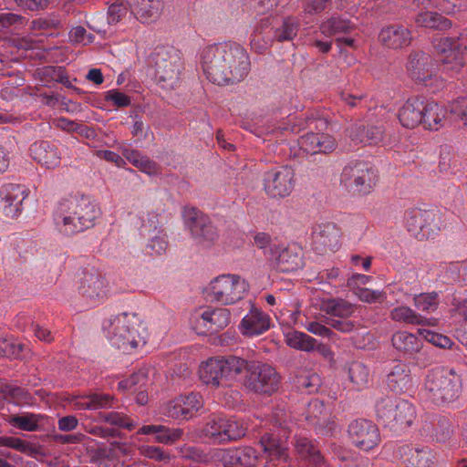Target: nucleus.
<instances>
[{
  "label": "nucleus",
  "instance_id": "27",
  "mask_svg": "<svg viewBox=\"0 0 467 467\" xmlns=\"http://www.w3.org/2000/svg\"><path fill=\"white\" fill-rule=\"evenodd\" d=\"M379 42L388 48L399 49L409 46L410 30L403 26H389L379 31Z\"/></svg>",
  "mask_w": 467,
  "mask_h": 467
},
{
  "label": "nucleus",
  "instance_id": "45",
  "mask_svg": "<svg viewBox=\"0 0 467 467\" xmlns=\"http://www.w3.org/2000/svg\"><path fill=\"white\" fill-rule=\"evenodd\" d=\"M415 23L419 26L440 28L441 30L451 26V22L449 19L437 13H431V11H420L415 18Z\"/></svg>",
  "mask_w": 467,
  "mask_h": 467
},
{
  "label": "nucleus",
  "instance_id": "41",
  "mask_svg": "<svg viewBox=\"0 0 467 467\" xmlns=\"http://www.w3.org/2000/svg\"><path fill=\"white\" fill-rule=\"evenodd\" d=\"M296 118H292L288 119L290 123L293 122L291 127L285 126L284 123H279L278 125L268 126L265 130L255 129L251 130V131L258 136L268 135L271 137L269 140L274 138L283 141L289 132H297L302 130L301 123L296 122Z\"/></svg>",
  "mask_w": 467,
  "mask_h": 467
},
{
  "label": "nucleus",
  "instance_id": "21",
  "mask_svg": "<svg viewBox=\"0 0 467 467\" xmlns=\"http://www.w3.org/2000/svg\"><path fill=\"white\" fill-rule=\"evenodd\" d=\"M422 123L424 130H440L449 118V108L432 99H423Z\"/></svg>",
  "mask_w": 467,
  "mask_h": 467
},
{
  "label": "nucleus",
  "instance_id": "63",
  "mask_svg": "<svg viewBox=\"0 0 467 467\" xmlns=\"http://www.w3.org/2000/svg\"><path fill=\"white\" fill-rule=\"evenodd\" d=\"M146 382V374L145 370L140 369L136 373H133L130 378H127L124 380L119 382V389H131L136 386L144 385Z\"/></svg>",
  "mask_w": 467,
  "mask_h": 467
},
{
  "label": "nucleus",
  "instance_id": "25",
  "mask_svg": "<svg viewBox=\"0 0 467 467\" xmlns=\"http://www.w3.org/2000/svg\"><path fill=\"white\" fill-rule=\"evenodd\" d=\"M434 69L435 64L428 53L416 52L410 55L407 70L413 79L426 81L430 79Z\"/></svg>",
  "mask_w": 467,
  "mask_h": 467
},
{
  "label": "nucleus",
  "instance_id": "17",
  "mask_svg": "<svg viewBox=\"0 0 467 467\" xmlns=\"http://www.w3.org/2000/svg\"><path fill=\"white\" fill-rule=\"evenodd\" d=\"M204 405L201 393L191 392L181 395L166 405L165 415L172 419H191Z\"/></svg>",
  "mask_w": 467,
  "mask_h": 467
},
{
  "label": "nucleus",
  "instance_id": "10",
  "mask_svg": "<svg viewBox=\"0 0 467 467\" xmlns=\"http://www.w3.org/2000/svg\"><path fill=\"white\" fill-rule=\"evenodd\" d=\"M404 224L410 234L419 240L434 238L441 231L439 214L421 208H410L404 213Z\"/></svg>",
  "mask_w": 467,
  "mask_h": 467
},
{
  "label": "nucleus",
  "instance_id": "54",
  "mask_svg": "<svg viewBox=\"0 0 467 467\" xmlns=\"http://www.w3.org/2000/svg\"><path fill=\"white\" fill-rule=\"evenodd\" d=\"M354 294L363 303L368 304L384 303L387 298L386 292L369 290L366 287H354Z\"/></svg>",
  "mask_w": 467,
  "mask_h": 467
},
{
  "label": "nucleus",
  "instance_id": "29",
  "mask_svg": "<svg viewBox=\"0 0 467 467\" xmlns=\"http://www.w3.org/2000/svg\"><path fill=\"white\" fill-rule=\"evenodd\" d=\"M400 454L408 467H431L434 454L429 447H410L408 445L400 448Z\"/></svg>",
  "mask_w": 467,
  "mask_h": 467
},
{
  "label": "nucleus",
  "instance_id": "31",
  "mask_svg": "<svg viewBox=\"0 0 467 467\" xmlns=\"http://www.w3.org/2000/svg\"><path fill=\"white\" fill-rule=\"evenodd\" d=\"M391 341L396 350L410 357L419 353L422 348V341L415 334L405 330L394 333Z\"/></svg>",
  "mask_w": 467,
  "mask_h": 467
},
{
  "label": "nucleus",
  "instance_id": "53",
  "mask_svg": "<svg viewBox=\"0 0 467 467\" xmlns=\"http://www.w3.org/2000/svg\"><path fill=\"white\" fill-rule=\"evenodd\" d=\"M298 31V25L294 19L286 18L284 20L281 27L274 30V38L277 41H289L296 37Z\"/></svg>",
  "mask_w": 467,
  "mask_h": 467
},
{
  "label": "nucleus",
  "instance_id": "3",
  "mask_svg": "<svg viewBox=\"0 0 467 467\" xmlns=\"http://www.w3.org/2000/svg\"><path fill=\"white\" fill-rule=\"evenodd\" d=\"M102 330L112 346L124 351L144 346L148 337L146 327L134 312H122L104 319Z\"/></svg>",
  "mask_w": 467,
  "mask_h": 467
},
{
  "label": "nucleus",
  "instance_id": "58",
  "mask_svg": "<svg viewBox=\"0 0 467 467\" xmlns=\"http://www.w3.org/2000/svg\"><path fill=\"white\" fill-rule=\"evenodd\" d=\"M103 418L105 422L112 424V426L127 429H133L135 427V423H133L132 420L128 418V416L121 414V412H107V414L103 415Z\"/></svg>",
  "mask_w": 467,
  "mask_h": 467
},
{
  "label": "nucleus",
  "instance_id": "19",
  "mask_svg": "<svg viewBox=\"0 0 467 467\" xmlns=\"http://www.w3.org/2000/svg\"><path fill=\"white\" fill-rule=\"evenodd\" d=\"M297 142L304 152L311 154L331 153L337 146L336 138L329 133H325V131L309 130L301 135Z\"/></svg>",
  "mask_w": 467,
  "mask_h": 467
},
{
  "label": "nucleus",
  "instance_id": "7",
  "mask_svg": "<svg viewBox=\"0 0 467 467\" xmlns=\"http://www.w3.org/2000/svg\"><path fill=\"white\" fill-rule=\"evenodd\" d=\"M341 183L354 195H369L379 183L378 169L368 161H350L342 170Z\"/></svg>",
  "mask_w": 467,
  "mask_h": 467
},
{
  "label": "nucleus",
  "instance_id": "44",
  "mask_svg": "<svg viewBox=\"0 0 467 467\" xmlns=\"http://www.w3.org/2000/svg\"><path fill=\"white\" fill-rule=\"evenodd\" d=\"M348 135L357 143H377L382 140L384 131L382 129H377V127L365 130L363 127L358 126L351 127V129L348 130Z\"/></svg>",
  "mask_w": 467,
  "mask_h": 467
},
{
  "label": "nucleus",
  "instance_id": "46",
  "mask_svg": "<svg viewBox=\"0 0 467 467\" xmlns=\"http://www.w3.org/2000/svg\"><path fill=\"white\" fill-rule=\"evenodd\" d=\"M111 397L109 395H91L87 397H75L70 404L73 409H98L100 406L109 405Z\"/></svg>",
  "mask_w": 467,
  "mask_h": 467
},
{
  "label": "nucleus",
  "instance_id": "64",
  "mask_svg": "<svg viewBox=\"0 0 467 467\" xmlns=\"http://www.w3.org/2000/svg\"><path fill=\"white\" fill-rule=\"evenodd\" d=\"M168 246V242L163 234L159 233L150 241L148 249L151 254H161L165 253Z\"/></svg>",
  "mask_w": 467,
  "mask_h": 467
},
{
  "label": "nucleus",
  "instance_id": "14",
  "mask_svg": "<svg viewBox=\"0 0 467 467\" xmlns=\"http://www.w3.org/2000/svg\"><path fill=\"white\" fill-rule=\"evenodd\" d=\"M296 185V172L289 165L275 166L264 177V189L273 199L289 196Z\"/></svg>",
  "mask_w": 467,
  "mask_h": 467
},
{
  "label": "nucleus",
  "instance_id": "9",
  "mask_svg": "<svg viewBox=\"0 0 467 467\" xmlns=\"http://www.w3.org/2000/svg\"><path fill=\"white\" fill-rule=\"evenodd\" d=\"M444 72L454 76L467 64V36L442 37L435 46Z\"/></svg>",
  "mask_w": 467,
  "mask_h": 467
},
{
  "label": "nucleus",
  "instance_id": "15",
  "mask_svg": "<svg viewBox=\"0 0 467 467\" xmlns=\"http://www.w3.org/2000/svg\"><path fill=\"white\" fill-rule=\"evenodd\" d=\"M341 245L342 231L337 223H321L312 233V249L317 254L336 253Z\"/></svg>",
  "mask_w": 467,
  "mask_h": 467
},
{
  "label": "nucleus",
  "instance_id": "56",
  "mask_svg": "<svg viewBox=\"0 0 467 467\" xmlns=\"http://www.w3.org/2000/svg\"><path fill=\"white\" fill-rule=\"evenodd\" d=\"M449 114H451L454 119L460 120L464 126H467L466 97H460V99L453 100L448 108V115Z\"/></svg>",
  "mask_w": 467,
  "mask_h": 467
},
{
  "label": "nucleus",
  "instance_id": "6",
  "mask_svg": "<svg viewBox=\"0 0 467 467\" xmlns=\"http://www.w3.org/2000/svg\"><path fill=\"white\" fill-rule=\"evenodd\" d=\"M240 369V374L245 372L244 386L249 391L261 394H273L278 391L281 385V376L272 365L257 360H245Z\"/></svg>",
  "mask_w": 467,
  "mask_h": 467
},
{
  "label": "nucleus",
  "instance_id": "13",
  "mask_svg": "<svg viewBox=\"0 0 467 467\" xmlns=\"http://www.w3.org/2000/svg\"><path fill=\"white\" fill-rule=\"evenodd\" d=\"M378 417L389 426L409 427L416 417V410L408 400L386 399L378 404Z\"/></svg>",
  "mask_w": 467,
  "mask_h": 467
},
{
  "label": "nucleus",
  "instance_id": "42",
  "mask_svg": "<svg viewBox=\"0 0 467 467\" xmlns=\"http://www.w3.org/2000/svg\"><path fill=\"white\" fill-rule=\"evenodd\" d=\"M348 378L356 389H365L369 384V370L362 362L353 361L348 367Z\"/></svg>",
  "mask_w": 467,
  "mask_h": 467
},
{
  "label": "nucleus",
  "instance_id": "23",
  "mask_svg": "<svg viewBox=\"0 0 467 467\" xmlns=\"http://www.w3.org/2000/svg\"><path fill=\"white\" fill-rule=\"evenodd\" d=\"M4 212L9 218H16L22 212V203L28 195V189L22 184H7L3 188Z\"/></svg>",
  "mask_w": 467,
  "mask_h": 467
},
{
  "label": "nucleus",
  "instance_id": "1",
  "mask_svg": "<svg viewBox=\"0 0 467 467\" xmlns=\"http://www.w3.org/2000/svg\"><path fill=\"white\" fill-rule=\"evenodd\" d=\"M201 67L212 83H236L247 76L250 60L243 46L234 42H224L207 46L202 50Z\"/></svg>",
  "mask_w": 467,
  "mask_h": 467
},
{
  "label": "nucleus",
  "instance_id": "62",
  "mask_svg": "<svg viewBox=\"0 0 467 467\" xmlns=\"http://www.w3.org/2000/svg\"><path fill=\"white\" fill-rule=\"evenodd\" d=\"M239 451L241 467L255 466L258 461V454L254 449V447H239Z\"/></svg>",
  "mask_w": 467,
  "mask_h": 467
},
{
  "label": "nucleus",
  "instance_id": "59",
  "mask_svg": "<svg viewBox=\"0 0 467 467\" xmlns=\"http://www.w3.org/2000/svg\"><path fill=\"white\" fill-rule=\"evenodd\" d=\"M104 98L109 101L116 108H125L130 105V98L125 92L118 90V88H111L105 92Z\"/></svg>",
  "mask_w": 467,
  "mask_h": 467
},
{
  "label": "nucleus",
  "instance_id": "48",
  "mask_svg": "<svg viewBox=\"0 0 467 467\" xmlns=\"http://www.w3.org/2000/svg\"><path fill=\"white\" fill-rule=\"evenodd\" d=\"M324 310L330 316L348 318L355 312V305L343 299H330L324 304Z\"/></svg>",
  "mask_w": 467,
  "mask_h": 467
},
{
  "label": "nucleus",
  "instance_id": "30",
  "mask_svg": "<svg viewBox=\"0 0 467 467\" xmlns=\"http://www.w3.org/2000/svg\"><path fill=\"white\" fill-rule=\"evenodd\" d=\"M389 316L394 322L410 324L411 326L436 327L439 323V319L423 317L422 315L405 305L392 308Z\"/></svg>",
  "mask_w": 467,
  "mask_h": 467
},
{
  "label": "nucleus",
  "instance_id": "52",
  "mask_svg": "<svg viewBox=\"0 0 467 467\" xmlns=\"http://www.w3.org/2000/svg\"><path fill=\"white\" fill-rule=\"evenodd\" d=\"M418 334L427 340V342L439 348H451L453 344L451 338L446 337V335L436 333V331L426 329V327H420Z\"/></svg>",
  "mask_w": 467,
  "mask_h": 467
},
{
  "label": "nucleus",
  "instance_id": "55",
  "mask_svg": "<svg viewBox=\"0 0 467 467\" xmlns=\"http://www.w3.org/2000/svg\"><path fill=\"white\" fill-rule=\"evenodd\" d=\"M320 381L318 374L311 372L301 373L296 379L298 389L308 393L317 391Z\"/></svg>",
  "mask_w": 467,
  "mask_h": 467
},
{
  "label": "nucleus",
  "instance_id": "33",
  "mask_svg": "<svg viewBox=\"0 0 467 467\" xmlns=\"http://www.w3.org/2000/svg\"><path fill=\"white\" fill-rule=\"evenodd\" d=\"M274 39L273 27L269 19H264L256 26L251 35V47L257 53H263L271 46Z\"/></svg>",
  "mask_w": 467,
  "mask_h": 467
},
{
  "label": "nucleus",
  "instance_id": "22",
  "mask_svg": "<svg viewBox=\"0 0 467 467\" xmlns=\"http://www.w3.org/2000/svg\"><path fill=\"white\" fill-rule=\"evenodd\" d=\"M30 155L33 161L47 169H55L60 165L61 153L53 142L46 140L33 142L30 147Z\"/></svg>",
  "mask_w": 467,
  "mask_h": 467
},
{
  "label": "nucleus",
  "instance_id": "38",
  "mask_svg": "<svg viewBox=\"0 0 467 467\" xmlns=\"http://www.w3.org/2000/svg\"><path fill=\"white\" fill-rule=\"evenodd\" d=\"M302 265L301 250L295 245L282 250L277 257V265L282 271H295Z\"/></svg>",
  "mask_w": 467,
  "mask_h": 467
},
{
  "label": "nucleus",
  "instance_id": "2",
  "mask_svg": "<svg viewBox=\"0 0 467 467\" xmlns=\"http://www.w3.org/2000/svg\"><path fill=\"white\" fill-rule=\"evenodd\" d=\"M100 214L101 210L95 201L87 196H70L57 204L54 226L63 235H73L94 226Z\"/></svg>",
  "mask_w": 467,
  "mask_h": 467
},
{
  "label": "nucleus",
  "instance_id": "24",
  "mask_svg": "<svg viewBox=\"0 0 467 467\" xmlns=\"http://www.w3.org/2000/svg\"><path fill=\"white\" fill-rule=\"evenodd\" d=\"M423 99L410 97L398 110V119L401 126L413 130L422 124Z\"/></svg>",
  "mask_w": 467,
  "mask_h": 467
},
{
  "label": "nucleus",
  "instance_id": "51",
  "mask_svg": "<svg viewBox=\"0 0 467 467\" xmlns=\"http://www.w3.org/2000/svg\"><path fill=\"white\" fill-rule=\"evenodd\" d=\"M416 308L423 312H431L437 308L439 305L438 295L435 292L420 293L413 298Z\"/></svg>",
  "mask_w": 467,
  "mask_h": 467
},
{
  "label": "nucleus",
  "instance_id": "34",
  "mask_svg": "<svg viewBox=\"0 0 467 467\" xmlns=\"http://www.w3.org/2000/svg\"><path fill=\"white\" fill-rule=\"evenodd\" d=\"M410 382V369L405 364L394 365L387 377L389 388L395 392L407 391Z\"/></svg>",
  "mask_w": 467,
  "mask_h": 467
},
{
  "label": "nucleus",
  "instance_id": "35",
  "mask_svg": "<svg viewBox=\"0 0 467 467\" xmlns=\"http://www.w3.org/2000/svg\"><path fill=\"white\" fill-rule=\"evenodd\" d=\"M121 153L130 164L136 166L142 172L148 174H157L160 172L158 164L141 152L137 151V150L125 148L121 150Z\"/></svg>",
  "mask_w": 467,
  "mask_h": 467
},
{
  "label": "nucleus",
  "instance_id": "28",
  "mask_svg": "<svg viewBox=\"0 0 467 467\" xmlns=\"http://www.w3.org/2000/svg\"><path fill=\"white\" fill-rule=\"evenodd\" d=\"M266 461L273 465L286 462L288 454L284 440L277 439L275 434H265L260 440Z\"/></svg>",
  "mask_w": 467,
  "mask_h": 467
},
{
  "label": "nucleus",
  "instance_id": "8",
  "mask_svg": "<svg viewBox=\"0 0 467 467\" xmlns=\"http://www.w3.org/2000/svg\"><path fill=\"white\" fill-rule=\"evenodd\" d=\"M205 292L216 303L233 305L244 298L249 292V285L237 274H221L210 281Z\"/></svg>",
  "mask_w": 467,
  "mask_h": 467
},
{
  "label": "nucleus",
  "instance_id": "5",
  "mask_svg": "<svg viewBox=\"0 0 467 467\" xmlns=\"http://www.w3.org/2000/svg\"><path fill=\"white\" fill-rule=\"evenodd\" d=\"M462 378L452 368L431 369L424 382V395L437 405L451 403L460 397Z\"/></svg>",
  "mask_w": 467,
  "mask_h": 467
},
{
  "label": "nucleus",
  "instance_id": "11",
  "mask_svg": "<svg viewBox=\"0 0 467 467\" xmlns=\"http://www.w3.org/2000/svg\"><path fill=\"white\" fill-rule=\"evenodd\" d=\"M230 323L231 312L226 307H201L192 317V327L200 335L217 334Z\"/></svg>",
  "mask_w": 467,
  "mask_h": 467
},
{
  "label": "nucleus",
  "instance_id": "32",
  "mask_svg": "<svg viewBox=\"0 0 467 467\" xmlns=\"http://www.w3.org/2000/svg\"><path fill=\"white\" fill-rule=\"evenodd\" d=\"M296 451L299 456L306 461V467H325L322 456L319 454L309 439L298 435L295 442Z\"/></svg>",
  "mask_w": 467,
  "mask_h": 467
},
{
  "label": "nucleus",
  "instance_id": "57",
  "mask_svg": "<svg viewBox=\"0 0 467 467\" xmlns=\"http://www.w3.org/2000/svg\"><path fill=\"white\" fill-rule=\"evenodd\" d=\"M0 446L10 447L26 454H31L34 451L31 443L16 437H0Z\"/></svg>",
  "mask_w": 467,
  "mask_h": 467
},
{
  "label": "nucleus",
  "instance_id": "18",
  "mask_svg": "<svg viewBox=\"0 0 467 467\" xmlns=\"http://www.w3.org/2000/svg\"><path fill=\"white\" fill-rule=\"evenodd\" d=\"M348 433L353 443L361 450H372L380 441L379 431L371 421L368 420H356L348 427Z\"/></svg>",
  "mask_w": 467,
  "mask_h": 467
},
{
  "label": "nucleus",
  "instance_id": "20",
  "mask_svg": "<svg viewBox=\"0 0 467 467\" xmlns=\"http://www.w3.org/2000/svg\"><path fill=\"white\" fill-rule=\"evenodd\" d=\"M272 326V318L265 312L257 307H251L242 318L239 330L245 337H254L269 330Z\"/></svg>",
  "mask_w": 467,
  "mask_h": 467
},
{
  "label": "nucleus",
  "instance_id": "47",
  "mask_svg": "<svg viewBox=\"0 0 467 467\" xmlns=\"http://www.w3.org/2000/svg\"><path fill=\"white\" fill-rule=\"evenodd\" d=\"M225 429V416L213 415L206 424L203 433L213 442H224L223 431Z\"/></svg>",
  "mask_w": 467,
  "mask_h": 467
},
{
  "label": "nucleus",
  "instance_id": "40",
  "mask_svg": "<svg viewBox=\"0 0 467 467\" xmlns=\"http://www.w3.org/2000/svg\"><path fill=\"white\" fill-rule=\"evenodd\" d=\"M131 223L141 234H150L157 231L160 219L155 212L140 211L133 216Z\"/></svg>",
  "mask_w": 467,
  "mask_h": 467
},
{
  "label": "nucleus",
  "instance_id": "49",
  "mask_svg": "<svg viewBox=\"0 0 467 467\" xmlns=\"http://www.w3.org/2000/svg\"><path fill=\"white\" fill-rule=\"evenodd\" d=\"M424 8L433 7L447 15H453L463 6V0H418Z\"/></svg>",
  "mask_w": 467,
  "mask_h": 467
},
{
  "label": "nucleus",
  "instance_id": "16",
  "mask_svg": "<svg viewBox=\"0 0 467 467\" xmlns=\"http://www.w3.org/2000/svg\"><path fill=\"white\" fill-rule=\"evenodd\" d=\"M78 293L86 306L92 307L101 304L108 296V283L98 272L85 273L80 278Z\"/></svg>",
  "mask_w": 467,
  "mask_h": 467
},
{
  "label": "nucleus",
  "instance_id": "39",
  "mask_svg": "<svg viewBox=\"0 0 467 467\" xmlns=\"http://www.w3.org/2000/svg\"><path fill=\"white\" fill-rule=\"evenodd\" d=\"M139 434H154L155 440L158 442L162 443H171L174 441L181 438L182 431L179 430V428H175L174 430H170V428L165 426H155V425H148L142 426L138 431Z\"/></svg>",
  "mask_w": 467,
  "mask_h": 467
},
{
  "label": "nucleus",
  "instance_id": "26",
  "mask_svg": "<svg viewBox=\"0 0 467 467\" xmlns=\"http://www.w3.org/2000/svg\"><path fill=\"white\" fill-rule=\"evenodd\" d=\"M130 13L142 23L153 22L161 12V0H127Z\"/></svg>",
  "mask_w": 467,
  "mask_h": 467
},
{
  "label": "nucleus",
  "instance_id": "4",
  "mask_svg": "<svg viewBox=\"0 0 467 467\" xmlns=\"http://www.w3.org/2000/svg\"><path fill=\"white\" fill-rule=\"evenodd\" d=\"M243 363L240 357H211L199 363L197 377L202 384L213 389L234 388Z\"/></svg>",
  "mask_w": 467,
  "mask_h": 467
},
{
  "label": "nucleus",
  "instance_id": "60",
  "mask_svg": "<svg viewBox=\"0 0 467 467\" xmlns=\"http://www.w3.org/2000/svg\"><path fill=\"white\" fill-rule=\"evenodd\" d=\"M216 456L220 458L223 463L227 467H241L240 447L233 450H218Z\"/></svg>",
  "mask_w": 467,
  "mask_h": 467
},
{
  "label": "nucleus",
  "instance_id": "50",
  "mask_svg": "<svg viewBox=\"0 0 467 467\" xmlns=\"http://www.w3.org/2000/svg\"><path fill=\"white\" fill-rule=\"evenodd\" d=\"M247 427L244 422L236 419L225 418L224 416V442L231 440H237L244 436Z\"/></svg>",
  "mask_w": 467,
  "mask_h": 467
},
{
  "label": "nucleus",
  "instance_id": "12",
  "mask_svg": "<svg viewBox=\"0 0 467 467\" xmlns=\"http://www.w3.org/2000/svg\"><path fill=\"white\" fill-rule=\"evenodd\" d=\"M182 221L190 230L192 238L202 246H211L218 239V233L211 223L210 218L196 207L182 208Z\"/></svg>",
  "mask_w": 467,
  "mask_h": 467
},
{
  "label": "nucleus",
  "instance_id": "61",
  "mask_svg": "<svg viewBox=\"0 0 467 467\" xmlns=\"http://www.w3.org/2000/svg\"><path fill=\"white\" fill-rule=\"evenodd\" d=\"M23 349L20 343H15L8 338H0V355L2 357H19Z\"/></svg>",
  "mask_w": 467,
  "mask_h": 467
},
{
  "label": "nucleus",
  "instance_id": "43",
  "mask_svg": "<svg viewBox=\"0 0 467 467\" xmlns=\"http://www.w3.org/2000/svg\"><path fill=\"white\" fill-rule=\"evenodd\" d=\"M354 27L355 26L348 21V19L332 17L321 23L319 29L326 37H332V36L338 34H347V32L353 30Z\"/></svg>",
  "mask_w": 467,
  "mask_h": 467
},
{
  "label": "nucleus",
  "instance_id": "37",
  "mask_svg": "<svg viewBox=\"0 0 467 467\" xmlns=\"http://www.w3.org/2000/svg\"><path fill=\"white\" fill-rule=\"evenodd\" d=\"M287 346L297 350L311 351L317 349V339L310 335L298 330H287L284 332Z\"/></svg>",
  "mask_w": 467,
  "mask_h": 467
},
{
  "label": "nucleus",
  "instance_id": "36",
  "mask_svg": "<svg viewBox=\"0 0 467 467\" xmlns=\"http://www.w3.org/2000/svg\"><path fill=\"white\" fill-rule=\"evenodd\" d=\"M46 416L41 414H31V412H24L20 415H12L9 417L8 422L21 431H34L43 427Z\"/></svg>",
  "mask_w": 467,
  "mask_h": 467
}]
</instances>
